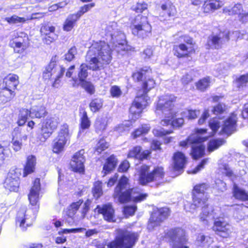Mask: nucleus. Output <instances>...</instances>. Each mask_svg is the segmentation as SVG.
<instances>
[{"label":"nucleus","instance_id":"nucleus-1","mask_svg":"<svg viewBox=\"0 0 248 248\" xmlns=\"http://www.w3.org/2000/svg\"><path fill=\"white\" fill-rule=\"evenodd\" d=\"M111 50L104 41H93L89 47L86 56V62L93 71L99 70L104 64L111 60Z\"/></svg>","mask_w":248,"mask_h":248},{"label":"nucleus","instance_id":"nucleus-2","mask_svg":"<svg viewBox=\"0 0 248 248\" xmlns=\"http://www.w3.org/2000/svg\"><path fill=\"white\" fill-rule=\"evenodd\" d=\"M155 84V81L152 78H149L143 83V93L141 95H138L135 98L129 108L130 113L129 118L131 121H128L119 126L117 128L118 132H122L123 131H128V127L132 125V121L134 122L139 118L142 109L150 102V98L147 96V92L154 88Z\"/></svg>","mask_w":248,"mask_h":248},{"label":"nucleus","instance_id":"nucleus-3","mask_svg":"<svg viewBox=\"0 0 248 248\" xmlns=\"http://www.w3.org/2000/svg\"><path fill=\"white\" fill-rule=\"evenodd\" d=\"M176 97L172 94H167L159 97L155 106V113L157 115H162L165 119L161 120L160 124L162 126H167L170 124L173 127H181L184 123V119L178 118L174 119V102Z\"/></svg>","mask_w":248,"mask_h":248},{"label":"nucleus","instance_id":"nucleus-4","mask_svg":"<svg viewBox=\"0 0 248 248\" xmlns=\"http://www.w3.org/2000/svg\"><path fill=\"white\" fill-rule=\"evenodd\" d=\"M129 187L128 179L123 176L115 188L114 198L117 199L121 203H124L130 200L136 202H140L147 197V195L141 193V190L139 188L130 189Z\"/></svg>","mask_w":248,"mask_h":248},{"label":"nucleus","instance_id":"nucleus-5","mask_svg":"<svg viewBox=\"0 0 248 248\" xmlns=\"http://www.w3.org/2000/svg\"><path fill=\"white\" fill-rule=\"evenodd\" d=\"M207 185L205 184H202L195 186L193 191V204L191 208L194 209L196 207H202V213L200 215V219L201 221L209 222L215 217L213 210L211 207L205 205L207 201L206 196L204 192L207 188Z\"/></svg>","mask_w":248,"mask_h":248},{"label":"nucleus","instance_id":"nucleus-6","mask_svg":"<svg viewBox=\"0 0 248 248\" xmlns=\"http://www.w3.org/2000/svg\"><path fill=\"white\" fill-rule=\"evenodd\" d=\"M138 234L119 229L114 240L108 243V248H132L138 239Z\"/></svg>","mask_w":248,"mask_h":248},{"label":"nucleus","instance_id":"nucleus-7","mask_svg":"<svg viewBox=\"0 0 248 248\" xmlns=\"http://www.w3.org/2000/svg\"><path fill=\"white\" fill-rule=\"evenodd\" d=\"M105 30L106 35L110 38V41L113 44L117 51L127 50L125 36L124 33L118 30L116 22L109 23Z\"/></svg>","mask_w":248,"mask_h":248},{"label":"nucleus","instance_id":"nucleus-8","mask_svg":"<svg viewBox=\"0 0 248 248\" xmlns=\"http://www.w3.org/2000/svg\"><path fill=\"white\" fill-rule=\"evenodd\" d=\"M164 177V169L161 167H156L150 171V167L146 165L141 167L139 182L142 185H145L149 183L154 182L158 185Z\"/></svg>","mask_w":248,"mask_h":248},{"label":"nucleus","instance_id":"nucleus-9","mask_svg":"<svg viewBox=\"0 0 248 248\" xmlns=\"http://www.w3.org/2000/svg\"><path fill=\"white\" fill-rule=\"evenodd\" d=\"M65 68L58 65L55 61H51L46 67L43 73V78L45 80H54L52 86L58 88L59 85V79L63 76Z\"/></svg>","mask_w":248,"mask_h":248},{"label":"nucleus","instance_id":"nucleus-10","mask_svg":"<svg viewBox=\"0 0 248 248\" xmlns=\"http://www.w3.org/2000/svg\"><path fill=\"white\" fill-rule=\"evenodd\" d=\"M131 28L132 33L139 38H146L151 34L152 28L146 16L140 15L137 16Z\"/></svg>","mask_w":248,"mask_h":248},{"label":"nucleus","instance_id":"nucleus-11","mask_svg":"<svg viewBox=\"0 0 248 248\" xmlns=\"http://www.w3.org/2000/svg\"><path fill=\"white\" fill-rule=\"evenodd\" d=\"M170 248H189L186 245L184 232L180 228L171 229L167 233Z\"/></svg>","mask_w":248,"mask_h":248},{"label":"nucleus","instance_id":"nucleus-12","mask_svg":"<svg viewBox=\"0 0 248 248\" xmlns=\"http://www.w3.org/2000/svg\"><path fill=\"white\" fill-rule=\"evenodd\" d=\"M170 215L168 208H157L154 210L149 220L147 228L149 230H153L155 227L159 226Z\"/></svg>","mask_w":248,"mask_h":248},{"label":"nucleus","instance_id":"nucleus-13","mask_svg":"<svg viewBox=\"0 0 248 248\" xmlns=\"http://www.w3.org/2000/svg\"><path fill=\"white\" fill-rule=\"evenodd\" d=\"M229 40L228 32H220L218 34H212L208 37V46L212 48L218 49L223 43Z\"/></svg>","mask_w":248,"mask_h":248},{"label":"nucleus","instance_id":"nucleus-14","mask_svg":"<svg viewBox=\"0 0 248 248\" xmlns=\"http://www.w3.org/2000/svg\"><path fill=\"white\" fill-rule=\"evenodd\" d=\"M19 179L18 173L15 170H11L8 173L4 183V186L11 191H17L18 189Z\"/></svg>","mask_w":248,"mask_h":248},{"label":"nucleus","instance_id":"nucleus-15","mask_svg":"<svg viewBox=\"0 0 248 248\" xmlns=\"http://www.w3.org/2000/svg\"><path fill=\"white\" fill-rule=\"evenodd\" d=\"M84 154V150H81L74 155L70 162L71 167L74 171L81 173L84 171L85 159Z\"/></svg>","mask_w":248,"mask_h":248},{"label":"nucleus","instance_id":"nucleus-16","mask_svg":"<svg viewBox=\"0 0 248 248\" xmlns=\"http://www.w3.org/2000/svg\"><path fill=\"white\" fill-rule=\"evenodd\" d=\"M96 209L99 214H102L105 220L109 222L115 221L114 210L110 203L104 204L102 206L98 205Z\"/></svg>","mask_w":248,"mask_h":248},{"label":"nucleus","instance_id":"nucleus-17","mask_svg":"<svg viewBox=\"0 0 248 248\" xmlns=\"http://www.w3.org/2000/svg\"><path fill=\"white\" fill-rule=\"evenodd\" d=\"M237 119L236 114L233 113L225 121H222L221 132L231 134L235 129Z\"/></svg>","mask_w":248,"mask_h":248},{"label":"nucleus","instance_id":"nucleus-18","mask_svg":"<svg viewBox=\"0 0 248 248\" xmlns=\"http://www.w3.org/2000/svg\"><path fill=\"white\" fill-rule=\"evenodd\" d=\"M201 135L202 140L196 141L191 146V155L194 159L202 157L204 154L205 146L202 143V142L207 140L209 136H202Z\"/></svg>","mask_w":248,"mask_h":248},{"label":"nucleus","instance_id":"nucleus-19","mask_svg":"<svg viewBox=\"0 0 248 248\" xmlns=\"http://www.w3.org/2000/svg\"><path fill=\"white\" fill-rule=\"evenodd\" d=\"M213 230L222 237H227L231 232V226L229 224L220 220L214 222Z\"/></svg>","mask_w":248,"mask_h":248},{"label":"nucleus","instance_id":"nucleus-20","mask_svg":"<svg viewBox=\"0 0 248 248\" xmlns=\"http://www.w3.org/2000/svg\"><path fill=\"white\" fill-rule=\"evenodd\" d=\"M40 190V179L36 178L33 182V186L31 187L30 193L28 195L29 200L31 204L36 205L38 199L39 192Z\"/></svg>","mask_w":248,"mask_h":248},{"label":"nucleus","instance_id":"nucleus-21","mask_svg":"<svg viewBox=\"0 0 248 248\" xmlns=\"http://www.w3.org/2000/svg\"><path fill=\"white\" fill-rule=\"evenodd\" d=\"M18 83V77L16 75L9 74L3 79L2 82H0V85L2 88L14 91Z\"/></svg>","mask_w":248,"mask_h":248},{"label":"nucleus","instance_id":"nucleus-22","mask_svg":"<svg viewBox=\"0 0 248 248\" xmlns=\"http://www.w3.org/2000/svg\"><path fill=\"white\" fill-rule=\"evenodd\" d=\"M54 31L55 27L49 25H45L41 27L40 30L41 34L47 36L44 40L45 43L49 44L56 39L57 36L54 33Z\"/></svg>","mask_w":248,"mask_h":248},{"label":"nucleus","instance_id":"nucleus-23","mask_svg":"<svg viewBox=\"0 0 248 248\" xmlns=\"http://www.w3.org/2000/svg\"><path fill=\"white\" fill-rule=\"evenodd\" d=\"M206 131V129H197L196 133L190 135L186 140L181 141L179 143L180 146L183 148H187L188 145L193 144L196 141L202 140V138L201 137V135L204 134Z\"/></svg>","mask_w":248,"mask_h":248},{"label":"nucleus","instance_id":"nucleus-24","mask_svg":"<svg viewBox=\"0 0 248 248\" xmlns=\"http://www.w3.org/2000/svg\"><path fill=\"white\" fill-rule=\"evenodd\" d=\"M28 216V214H26L25 208L21 209L17 213L16 224L17 225H19L22 230H24L27 226H29L31 224V222L29 221Z\"/></svg>","mask_w":248,"mask_h":248},{"label":"nucleus","instance_id":"nucleus-25","mask_svg":"<svg viewBox=\"0 0 248 248\" xmlns=\"http://www.w3.org/2000/svg\"><path fill=\"white\" fill-rule=\"evenodd\" d=\"M223 5L222 1L219 0H207L202 6L204 13H210L221 7Z\"/></svg>","mask_w":248,"mask_h":248},{"label":"nucleus","instance_id":"nucleus-26","mask_svg":"<svg viewBox=\"0 0 248 248\" xmlns=\"http://www.w3.org/2000/svg\"><path fill=\"white\" fill-rule=\"evenodd\" d=\"M213 242L212 238L209 235L200 233L195 242L196 248H208Z\"/></svg>","mask_w":248,"mask_h":248},{"label":"nucleus","instance_id":"nucleus-27","mask_svg":"<svg viewBox=\"0 0 248 248\" xmlns=\"http://www.w3.org/2000/svg\"><path fill=\"white\" fill-rule=\"evenodd\" d=\"M233 197L241 201H248V193L245 190L238 186L235 183L233 184L232 188Z\"/></svg>","mask_w":248,"mask_h":248},{"label":"nucleus","instance_id":"nucleus-28","mask_svg":"<svg viewBox=\"0 0 248 248\" xmlns=\"http://www.w3.org/2000/svg\"><path fill=\"white\" fill-rule=\"evenodd\" d=\"M174 168L176 170L183 169L186 163L185 155L181 152H177L173 155Z\"/></svg>","mask_w":248,"mask_h":248},{"label":"nucleus","instance_id":"nucleus-29","mask_svg":"<svg viewBox=\"0 0 248 248\" xmlns=\"http://www.w3.org/2000/svg\"><path fill=\"white\" fill-rule=\"evenodd\" d=\"M0 86H1L0 85ZM15 96L14 91L0 87V103H6L12 99Z\"/></svg>","mask_w":248,"mask_h":248},{"label":"nucleus","instance_id":"nucleus-30","mask_svg":"<svg viewBox=\"0 0 248 248\" xmlns=\"http://www.w3.org/2000/svg\"><path fill=\"white\" fill-rule=\"evenodd\" d=\"M46 108L43 105L34 106L30 109L31 118H41L46 114Z\"/></svg>","mask_w":248,"mask_h":248},{"label":"nucleus","instance_id":"nucleus-31","mask_svg":"<svg viewBox=\"0 0 248 248\" xmlns=\"http://www.w3.org/2000/svg\"><path fill=\"white\" fill-rule=\"evenodd\" d=\"M57 137L66 143L69 142L71 137V134L69 129V125L67 124H63L61 126Z\"/></svg>","mask_w":248,"mask_h":248},{"label":"nucleus","instance_id":"nucleus-32","mask_svg":"<svg viewBox=\"0 0 248 248\" xmlns=\"http://www.w3.org/2000/svg\"><path fill=\"white\" fill-rule=\"evenodd\" d=\"M36 165V158L34 155H31L27 157V163L24 168L23 176H26L28 174L33 172Z\"/></svg>","mask_w":248,"mask_h":248},{"label":"nucleus","instance_id":"nucleus-33","mask_svg":"<svg viewBox=\"0 0 248 248\" xmlns=\"http://www.w3.org/2000/svg\"><path fill=\"white\" fill-rule=\"evenodd\" d=\"M78 19V16L75 14L69 15L64 22L63 26V30L66 31H71Z\"/></svg>","mask_w":248,"mask_h":248},{"label":"nucleus","instance_id":"nucleus-34","mask_svg":"<svg viewBox=\"0 0 248 248\" xmlns=\"http://www.w3.org/2000/svg\"><path fill=\"white\" fill-rule=\"evenodd\" d=\"M190 48L186 45L181 44L179 46H175L173 47L174 54L178 57H183L187 56L190 52Z\"/></svg>","mask_w":248,"mask_h":248},{"label":"nucleus","instance_id":"nucleus-35","mask_svg":"<svg viewBox=\"0 0 248 248\" xmlns=\"http://www.w3.org/2000/svg\"><path fill=\"white\" fill-rule=\"evenodd\" d=\"M53 132L54 131L53 130L43 123L40 130V136L39 137L40 140L42 142H45L51 136Z\"/></svg>","mask_w":248,"mask_h":248},{"label":"nucleus","instance_id":"nucleus-36","mask_svg":"<svg viewBox=\"0 0 248 248\" xmlns=\"http://www.w3.org/2000/svg\"><path fill=\"white\" fill-rule=\"evenodd\" d=\"M60 123L59 117L54 115L47 117L44 123L54 131L57 128Z\"/></svg>","mask_w":248,"mask_h":248},{"label":"nucleus","instance_id":"nucleus-37","mask_svg":"<svg viewBox=\"0 0 248 248\" xmlns=\"http://www.w3.org/2000/svg\"><path fill=\"white\" fill-rule=\"evenodd\" d=\"M117 159L113 155L109 157L107 160L106 163L104 165L103 167V170L105 174L109 172L112 170L116 166Z\"/></svg>","mask_w":248,"mask_h":248},{"label":"nucleus","instance_id":"nucleus-38","mask_svg":"<svg viewBox=\"0 0 248 248\" xmlns=\"http://www.w3.org/2000/svg\"><path fill=\"white\" fill-rule=\"evenodd\" d=\"M219 169L220 172L224 174L226 176L233 180L237 175L230 169L229 165L226 163L220 164L219 165Z\"/></svg>","mask_w":248,"mask_h":248},{"label":"nucleus","instance_id":"nucleus-39","mask_svg":"<svg viewBox=\"0 0 248 248\" xmlns=\"http://www.w3.org/2000/svg\"><path fill=\"white\" fill-rule=\"evenodd\" d=\"M106 126L107 121L105 118L98 117L96 119L94 124V127L97 133H102L105 130Z\"/></svg>","mask_w":248,"mask_h":248},{"label":"nucleus","instance_id":"nucleus-40","mask_svg":"<svg viewBox=\"0 0 248 248\" xmlns=\"http://www.w3.org/2000/svg\"><path fill=\"white\" fill-rule=\"evenodd\" d=\"M29 117L31 118L30 110H29L26 108L21 109L20 110L18 120L17 122L18 125L20 126L24 125Z\"/></svg>","mask_w":248,"mask_h":248},{"label":"nucleus","instance_id":"nucleus-41","mask_svg":"<svg viewBox=\"0 0 248 248\" xmlns=\"http://www.w3.org/2000/svg\"><path fill=\"white\" fill-rule=\"evenodd\" d=\"M88 68L91 69L89 68V64L88 63L87 64L85 63H82L81 64L78 73V78H79V80L80 82L84 81L86 78L88 77Z\"/></svg>","mask_w":248,"mask_h":248},{"label":"nucleus","instance_id":"nucleus-42","mask_svg":"<svg viewBox=\"0 0 248 248\" xmlns=\"http://www.w3.org/2000/svg\"><path fill=\"white\" fill-rule=\"evenodd\" d=\"M220 119L218 118L215 117L210 120L209 121V126L212 129V134L209 136H213L214 134L217 131V129L221 126Z\"/></svg>","mask_w":248,"mask_h":248},{"label":"nucleus","instance_id":"nucleus-43","mask_svg":"<svg viewBox=\"0 0 248 248\" xmlns=\"http://www.w3.org/2000/svg\"><path fill=\"white\" fill-rule=\"evenodd\" d=\"M161 9L168 16H173L176 13L175 6L170 2H167L161 5Z\"/></svg>","mask_w":248,"mask_h":248},{"label":"nucleus","instance_id":"nucleus-44","mask_svg":"<svg viewBox=\"0 0 248 248\" xmlns=\"http://www.w3.org/2000/svg\"><path fill=\"white\" fill-rule=\"evenodd\" d=\"M10 46L14 48V51L16 53H21L27 48L28 46L24 45L20 42H16L14 41H10Z\"/></svg>","mask_w":248,"mask_h":248},{"label":"nucleus","instance_id":"nucleus-45","mask_svg":"<svg viewBox=\"0 0 248 248\" xmlns=\"http://www.w3.org/2000/svg\"><path fill=\"white\" fill-rule=\"evenodd\" d=\"M15 38H13L11 41H14L16 42H20L24 45L28 46L29 39L28 35L23 32H17L16 35H15Z\"/></svg>","mask_w":248,"mask_h":248},{"label":"nucleus","instance_id":"nucleus-46","mask_svg":"<svg viewBox=\"0 0 248 248\" xmlns=\"http://www.w3.org/2000/svg\"><path fill=\"white\" fill-rule=\"evenodd\" d=\"M103 101L100 98H95L92 100L90 103L89 106L91 110L93 112L98 111L103 106Z\"/></svg>","mask_w":248,"mask_h":248},{"label":"nucleus","instance_id":"nucleus-47","mask_svg":"<svg viewBox=\"0 0 248 248\" xmlns=\"http://www.w3.org/2000/svg\"><path fill=\"white\" fill-rule=\"evenodd\" d=\"M229 68L227 63H223L218 64L216 66L215 70L216 73H214L215 76H218L221 75L226 74Z\"/></svg>","mask_w":248,"mask_h":248},{"label":"nucleus","instance_id":"nucleus-48","mask_svg":"<svg viewBox=\"0 0 248 248\" xmlns=\"http://www.w3.org/2000/svg\"><path fill=\"white\" fill-rule=\"evenodd\" d=\"M151 69L149 67H144L140 71H138L133 74L132 77L134 79L137 81H140L142 79L143 76H145L146 73H149Z\"/></svg>","mask_w":248,"mask_h":248},{"label":"nucleus","instance_id":"nucleus-49","mask_svg":"<svg viewBox=\"0 0 248 248\" xmlns=\"http://www.w3.org/2000/svg\"><path fill=\"white\" fill-rule=\"evenodd\" d=\"M210 79L204 78L199 80L196 84L197 88L202 91H204L210 86Z\"/></svg>","mask_w":248,"mask_h":248},{"label":"nucleus","instance_id":"nucleus-50","mask_svg":"<svg viewBox=\"0 0 248 248\" xmlns=\"http://www.w3.org/2000/svg\"><path fill=\"white\" fill-rule=\"evenodd\" d=\"M93 194L94 197L96 199L103 194L102 182L97 181L94 183L93 188Z\"/></svg>","mask_w":248,"mask_h":248},{"label":"nucleus","instance_id":"nucleus-51","mask_svg":"<svg viewBox=\"0 0 248 248\" xmlns=\"http://www.w3.org/2000/svg\"><path fill=\"white\" fill-rule=\"evenodd\" d=\"M229 15H238L239 18L243 14V9L242 4L237 3L235 4L232 8L228 10Z\"/></svg>","mask_w":248,"mask_h":248},{"label":"nucleus","instance_id":"nucleus-52","mask_svg":"<svg viewBox=\"0 0 248 248\" xmlns=\"http://www.w3.org/2000/svg\"><path fill=\"white\" fill-rule=\"evenodd\" d=\"M223 141L222 140H210L208 145V151L212 152L217 149L223 144Z\"/></svg>","mask_w":248,"mask_h":248},{"label":"nucleus","instance_id":"nucleus-53","mask_svg":"<svg viewBox=\"0 0 248 248\" xmlns=\"http://www.w3.org/2000/svg\"><path fill=\"white\" fill-rule=\"evenodd\" d=\"M150 129L149 124H143L132 134L134 138H136L142 134L147 133Z\"/></svg>","mask_w":248,"mask_h":248},{"label":"nucleus","instance_id":"nucleus-54","mask_svg":"<svg viewBox=\"0 0 248 248\" xmlns=\"http://www.w3.org/2000/svg\"><path fill=\"white\" fill-rule=\"evenodd\" d=\"M29 18H25L24 17H19L16 15H14L11 17H7L5 18V20L8 22L9 24H17L20 23H24L26 20Z\"/></svg>","mask_w":248,"mask_h":248},{"label":"nucleus","instance_id":"nucleus-55","mask_svg":"<svg viewBox=\"0 0 248 248\" xmlns=\"http://www.w3.org/2000/svg\"><path fill=\"white\" fill-rule=\"evenodd\" d=\"M81 86L89 94H93L95 93V87L93 84L88 81H81Z\"/></svg>","mask_w":248,"mask_h":248},{"label":"nucleus","instance_id":"nucleus-56","mask_svg":"<svg viewBox=\"0 0 248 248\" xmlns=\"http://www.w3.org/2000/svg\"><path fill=\"white\" fill-rule=\"evenodd\" d=\"M248 82V74L241 76L236 79L235 84L238 88H243L246 86Z\"/></svg>","mask_w":248,"mask_h":248},{"label":"nucleus","instance_id":"nucleus-57","mask_svg":"<svg viewBox=\"0 0 248 248\" xmlns=\"http://www.w3.org/2000/svg\"><path fill=\"white\" fill-rule=\"evenodd\" d=\"M66 144L53 140L52 145L53 152L56 154H60L62 152Z\"/></svg>","mask_w":248,"mask_h":248},{"label":"nucleus","instance_id":"nucleus-58","mask_svg":"<svg viewBox=\"0 0 248 248\" xmlns=\"http://www.w3.org/2000/svg\"><path fill=\"white\" fill-rule=\"evenodd\" d=\"M109 144L106 142V141L103 139H101L99 140L98 142L96 145L95 152L98 154L101 153L103 151L105 150L108 147Z\"/></svg>","mask_w":248,"mask_h":248},{"label":"nucleus","instance_id":"nucleus-59","mask_svg":"<svg viewBox=\"0 0 248 248\" xmlns=\"http://www.w3.org/2000/svg\"><path fill=\"white\" fill-rule=\"evenodd\" d=\"M235 209H237L236 214L239 213L241 214L240 217H237L239 219H243L246 216V213L248 212V207L247 206H244L243 204L236 205Z\"/></svg>","mask_w":248,"mask_h":248},{"label":"nucleus","instance_id":"nucleus-60","mask_svg":"<svg viewBox=\"0 0 248 248\" xmlns=\"http://www.w3.org/2000/svg\"><path fill=\"white\" fill-rule=\"evenodd\" d=\"M141 147L140 146H136L133 148L131 150H130L128 155V157H134L138 159H140L141 158Z\"/></svg>","mask_w":248,"mask_h":248},{"label":"nucleus","instance_id":"nucleus-61","mask_svg":"<svg viewBox=\"0 0 248 248\" xmlns=\"http://www.w3.org/2000/svg\"><path fill=\"white\" fill-rule=\"evenodd\" d=\"M90 126V121L88 117L87 112L84 111L81 118V127L82 129H87Z\"/></svg>","mask_w":248,"mask_h":248},{"label":"nucleus","instance_id":"nucleus-62","mask_svg":"<svg viewBox=\"0 0 248 248\" xmlns=\"http://www.w3.org/2000/svg\"><path fill=\"white\" fill-rule=\"evenodd\" d=\"M94 6L93 3H89L81 7L79 11L75 15H76L78 18L85 13L88 12L90 9Z\"/></svg>","mask_w":248,"mask_h":248},{"label":"nucleus","instance_id":"nucleus-63","mask_svg":"<svg viewBox=\"0 0 248 248\" xmlns=\"http://www.w3.org/2000/svg\"><path fill=\"white\" fill-rule=\"evenodd\" d=\"M77 53V48L74 46L71 47L65 55V59L67 61L70 62L75 58V55Z\"/></svg>","mask_w":248,"mask_h":248},{"label":"nucleus","instance_id":"nucleus-64","mask_svg":"<svg viewBox=\"0 0 248 248\" xmlns=\"http://www.w3.org/2000/svg\"><path fill=\"white\" fill-rule=\"evenodd\" d=\"M137 210V206L135 205L126 206L124 208V212L125 215L132 216L134 214Z\"/></svg>","mask_w":248,"mask_h":248}]
</instances>
